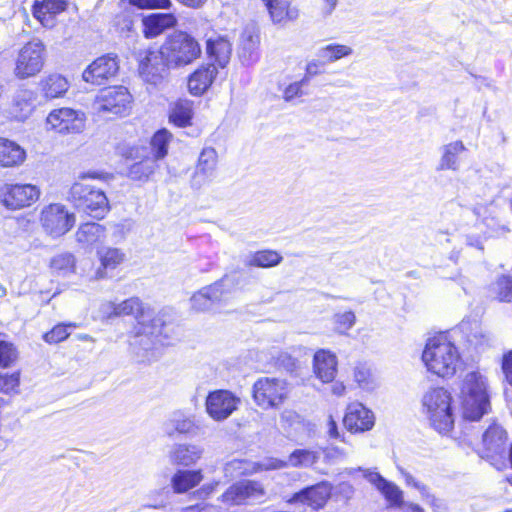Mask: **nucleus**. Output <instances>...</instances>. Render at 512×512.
Wrapping results in <instances>:
<instances>
[{"instance_id":"obj_1","label":"nucleus","mask_w":512,"mask_h":512,"mask_svg":"<svg viewBox=\"0 0 512 512\" xmlns=\"http://www.w3.org/2000/svg\"><path fill=\"white\" fill-rule=\"evenodd\" d=\"M428 371L439 377L453 376L461 363L460 353L446 334L430 338L422 353Z\"/></svg>"},{"instance_id":"obj_2","label":"nucleus","mask_w":512,"mask_h":512,"mask_svg":"<svg viewBox=\"0 0 512 512\" xmlns=\"http://www.w3.org/2000/svg\"><path fill=\"white\" fill-rule=\"evenodd\" d=\"M106 307L112 308L110 315L122 316L132 315L137 321L139 327L137 328L136 336L139 339L140 345H147L145 339L153 338L157 342H161L160 337L164 333L165 324L161 317H152L149 312H146L143 303L137 297H131L119 304L113 302H106Z\"/></svg>"},{"instance_id":"obj_3","label":"nucleus","mask_w":512,"mask_h":512,"mask_svg":"<svg viewBox=\"0 0 512 512\" xmlns=\"http://www.w3.org/2000/svg\"><path fill=\"white\" fill-rule=\"evenodd\" d=\"M460 399L466 420L477 421L482 418L489 407L486 378L479 372L467 373L462 380Z\"/></svg>"},{"instance_id":"obj_4","label":"nucleus","mask_w":512,"mask_h":512,"mask_svg":"<svg viewBox=\"0 0 512 512\" xmlns=\"http://www.w3.org/2000/svg\"><path fill=\"white\" fill-rule=\"evenodd\" d=\"M424 413L431 426L439 433L446 434L454 426V413L452 397L444 388H433L427 391L422 398Z\"/></svg>"},{"instance_id":"obj_5","label":"nucleus","mask_w":512,"mask_h":512,"mask_svg":"<svg viewBox=\"0 0 512 512\" xmlns=\"http://www.w3.org/2000/svg\"><path fill=\"white\" fill-rule=\"evenodd\" d=\"M159 50L171 67L188 65L201 54V48L196 39L182 31L170 34Z\"/></svg>"},{"instance_id":"obj_6","label":"nucleus","mask_w":512,"mask_h":512,"mask_svg":"<svg viewBox=\"0 0 512 512\" xmlns=\"http://www.w3.org/2000/svg\"><path fill=\"white\" fill-rule=\"evenodd\" d=\"M71 197L76 208L93 218L102 219L110 210L105 192L95 186L76 182L71 187Z\"/></svg>"},{"instance_id":"obj_7","label":"nucleus","mask_w":512,"mask_h":512,"mask_svg":"<svg viewBox=\"0 0 512 512\" xmlns=\"http://www.w3.org/2000/svg\"><path fill=\"white\" fill-rule=\"evenodd\" d=\"M132 96L124 86L104 88L96 95L93 111L101 117L125 115L130 109Z\"/></svg>"},{"instance_id":"obj_8","label":"nucleus","mask_w":512,"mask_h":512,"mask_svg":"<svg viewBox=\"0 0 512 512\" xmlns=\"http://www.w3.org/2000/svg\"><path fill=\"white\" fill-rule=\"evenodd\" d=\"M289 394L288 383L279 378L263 377L253 385V398L263 408H277L284 403Z\"/></svg>"},{"instance_id":"obj_9","label":"nucleus","mask_w":512,"mask_h":512,"mask_svg":"<svg viewBox=\"0 0 512 512\" xmlns=\"http://www.w3.org/2000/svg\"><path fill=\"white\" fill-rule=\"evenodd\" d=\"M45 45L39 39L26 43L16 58L14 74L19 79L37 75L44 66Z\"/></svg>"},{"instance_id":"obj_10","label":"nucleus","mask_w":512,"mask_h":512,"mask_svg":"<svg viewBox=\"0 0 512 512\" xmlns=\"http://www.w3.org/2000/svg\"><path fill=\"white\" fill-rule=\"evenodd\" d=\"M506 440L507 433L499 425H491L482 436L483 449L480 456L490 461L498 470L506 467Z\"/></svg>"},{"instance_id":"obj_11","label":"nucleus","mask_w":512,"mask_h":512,"mask_svg":"<svg viewBox=\"0 0 512 512\" xmlns=\"http://www.w3.org/2000/svg\"><path fill=\"white\" fill-rule=\"evenodd\" d=\"M43 229L52 237L66 234L75 223V216L62 204H50L43 208L40 217Z\"/></svg>"},{"instance_id":"obj_12","label":"nucleus","mask_w":512,"mask_h":512,"mask_svg":"<svg viewBox=\"0 0 512 512\" xmlns=\"http://www.w3.org/2000/svg\"><path fill=\"white\" fill-rule=\"evenodd\" d=\"M85 113L71 108L55 109L49 113L46 125L49 129L60 134H76L84 130Z\"/></svg>"},{"instance_id":"obj_13","label":"nucleus","mask_w":512,"mask_h":512,"mask_svg":"<svg viewBox=\"0 0 512 512\" xmlns=\"http://www.w3.org/2000/svg\"><path fill=\"white\" fill-rule=\"evenodd\" d=\"M240 399L228 390H215L208 394L205 402L207 414L215 421H224L238 407Z\"/></svg>"},{"instance_id":"obj_14","label":"nucleus","mask_w":512,"mask_h":512,"mask_svg":"<svg viewBox=\"0 0 512 512\" xmlns=\"http://www.w3.org/2000/svg\"><path fill=\"white\" fill-rule=\"evenodd\" d=\"M265 495L261 483L243 480L230 486L222 495V501L228 505H240L246 502L259 501Z\"/></svg>"},{"instance_id":"obj_15","label":"nucleus","mask_w":512,"mask_h":512,"mask_svg":"<svg viewBox=\"0 0 512 512\" xmlns=\"http://www.w3.org/2000/svg\"><path fill=\"white\" fill-rule=\"evenodd\" d=\"M119 65L116 56L104 55L94 60L82 73V79L92 85H103L116 76Z\"/></svg>"},{"instance_id":"obj_16","label":"nucleus","mask_w":512,"mask_h":512,"mask_svg":"<svg viewBox=\"0 0 512 512\" xmlns=\"http://www.w3.org/2000/svg\"><path fill=\"white\" fill-rule=\"evenodd\" d=\"M2 192L3 203L10 209L30 206L40 196L39 188L32 184H5Z\"/></svg>"},{"instance_id":"obj_17","label":"nucleus","mask_w":512,"mask_h":512,"mask_svg":"<svg viewBox=\"0 0 512 512\" xmlns=\"http://www.w3.org/2000/svg\"><path fill=\"white\" fill-rule=\"evenodd\" d=\"M171 67L164 59L160 50L147 51L145 56L140 60L139 73L142 79L150 84H160Z\"/></svg>"},{"instance_id":"obj_18","label":"nucleus","mask_w":512,"mask_h":512,"mask_svg":"<svg viewBox=\"0 0 512 512\" xmlns=\"http://www.w3.org/2000/svg\"><path fill=\"white\" fill-rule=\"evenodd\" d=\"M278 458L267 457L259 462H252L245 459H233L226 463L224 472L229 477L254 474L260 471L278 470L281 467Z\"/></svg>"},{"instance_id":"obj_19","label":"nucleus","mask_w":512,"mask_h":512,"mask_svg":"<svg viewBox=\"0 0 512 512\" xmlns=\"http://www.w3.org/2000/svg\"><path fill=\"white\" fill-rule=\"evenodd\" d=\"M332 486L328 482H320L316 485L302 489L295 493L289 500L290 503H302L313 510L323 508L331 496Z\"/></svg>"},{"instance_id":"obj_20","label":"nucleus","mask_w":512,"mask_h":512,"mask_svg":"<svg viewBox=\"0 0 512 512\" xmlns=\"http://www.w3.org/2000/svg\"><path fill=\"white\" fill-rule=\"evenodd\" d=\"M205 449L199 444L176 443L171 446L167 457L171 465L192 467L203 457Z\"/></svg>"},{"instance_id":"obj_21","label":"nucleus","mask_w":512,"mask_h":512,"mask_svg":"<svg viewBox=\"0 0 512 512\" xmlns=\"http://www.w3.org/2000/svg\"><path fill=\"white\" fill-rule=\"evenodd\" d=\"M343 423L352 433L365 432L374 426V415L361 403H352L347 407Z\"/></svg>"},{"instance_id":"obj_22","label":"nucleus","mask_w":512,"mask_h":512,"mask_svg":"<svg viewBox=\"0 0 512 512\" xmlns=\"http://www.w3.org/2000/svg\"><path fill=\"white\" fill-rule=\"evenodd\" d=\"M36 93L28 88L20 87L12 96L9 114L17 121L28 119L36 108Z\"/></svg>"},{"instance_id":"obj_23","label":"nucleus","mask_w":512,"mask_h":512,"mask_svg":"<svg viewBox=\"0 0 512 512\" xmlns=\"http://www.w3.org/2000/svg\"><path fill=\"white\" fill-rule=\"evenodd\" d=\"M222 286V282H216L199 290L191 297L192 308L199 312L213 309L225 297Z\"/></svg>"},{"instance_id":"obj_24","label":"nucleus","mask_w":512,"mask_h":512,"mask_svg":"<svg viewBox=\"0 0 512 512\" xmlns=\"http://www.w3.org/2000/svg\"><path fill=\"white\" fill-rule=\"evenodd\" d=\"M143 34L152 39L161 35L165 30L177 24V18L172 13H154L143 18Z\"/></svg>"},{"instance_id":"obj_25","label":"nucleus","mask_w":512,"mask_h":512,"mask_svg":"<svg viewBox=\"0 0 512 512\" xmlns=\"http://www.w3.org/2000/svg\"><path fill=\"white\" fill-rule=\"evenodd\" d=\"M313 371L323 383L332 382L337 372L336 356L327 350H318L313 358Z\"/></svg>"},{"instance_id":"obj_26","label":"nucleus","mask_w":512,"mask_h":512,"mask_svg":"<svg viewBox=\"0 0 512 512\" xmlns=\"http://www.w3.org/2000/svg\"><path fill=\"white\" fill-rule=\"evenodd\" d=\"M67 7L66 0H43L33 5V15L47 28L55 25V15L63 12Z\"/></svg>"},{"instance_id":"obj_27","label":"nucleus","mask_w":512,"mask_h":512,"mask_svg":"<svg viewBox=\"0 0 512 512\" xmlns=\"http://www.w3.org/2000/svg\"><path fill=\"white\" fill-rule=\"evenodd\" d=\"M97 258L100 266L96 270V278L103 279L107 277V272L116 269L125 259V253L116 247L103 246L97 250Z\"/></svg>"},{"instance_id":"obj_28","label":"nucleus","mask_w":512,"mask_h":512,"mask_svg":"<svg viewBox=\"0 0 512 512\" xmlns=\"http://www.w3.org/2000/svg\"><path fill=\"white\" fill-rule=\"evenodd\" d=\"M400 473L404 479L405 484L418 490L421 495V499L430 506L433 512L447 511L448 508L445 501L433 494L426 484L417 480L412 474L404 469H400Z\"/></svg>"},{"instance_id":"obj_29","label":"nucleus","mask_w":512,"mask_h":512,"mask_svg":"<svg viewBox=\"0 0 512 512\" xmlns=\"http://www.w3.org/2000/svg\"><path fill=\"white\" fill-rule=\"evenodd\" d=\"M218 154L212 147L204 148L198 158L197 166L194 172V182L202 185L206 180H210L217 167Z\"/></svg>"},{"instance_id":"obj_30","label":"nucleus","mask_w":512,"mask_h":512,"mask_svg":"<svg viewBox=\"0 0 512 512\" xmlns=\"http://www.w3.org/2000/svg\"><path fill=\"white\" fill-rule=\"evenodd\" d=\"M203 480L201 469H178L171 477L170 484L175 494H184L198 486Z\"/></svg>"},{"instance_id":"obj_31","label":"nucleus","mask_w":512,"mask_h":512,"mask_svg":"<svg viewBox=\"0 0 512 512\" xmlns=\"http://www.w3.org/2000/svg\"><path fill=\"white\" fill-rule=\"evenodd\" d=\"M217 73V68L212 64L198 68L188 79L190 93L196 96L203 94L211 86Z\"/></svg>"},{"instance_id":"obj_32","label":"nucleus","mask_w":512,"mask_h":512,"mask_svg":"<svg viewBox=\"0 0 512 512\" xmlns=\"http://www.w3.org/2000/svg\"><path fill=\"white\" fill-rule=\"evenodd\" d=\"M42 96L47 100L63 97L70 87L68 80L61 74L53 73L41 79L39 83Z\"/></svg>"},{"instance_id":"obj_33","label":"nucleus","mask_w":512,"mask_h":512,"mask_svg":"<svg viewBox=\"0 0 512 512\" xmlns=\"http://www.w3.org/2000/svg\"><path fill=\"white\" fill-rule=\"evenodd\" d=\"M274 24H283L287 20L294 21L299 16L295 7H290L288 0H262Z\"/></svg>"},{"instance_id":"obj_34","label":"nucleus","mask_w":512,"mask_h":512,"mask_svg":"<svg viewBox=\"0 0 512 512\" xmlns=\"http://www.w3.org/2000/svg\"><path fill=\"white\" fill-rule=\"evenodd\" d=\"M26 158L25 150L16 142L0 138V165L3 167H16Z\"/></svg>"},{"instance_id":"obj_35","label":"nucleus","mask_w":512,"mask_h":512,"mask_svg":"<svg viewBox=\"0 0 512 512\" xmlns=\"http://www.w3.org/2000/svg\"><path fill=\"white\" fill-rule=\"evenodd\" d=\"M466 150L462 141L457 140L448 143L441 147V158L437 170H452L457 171L459 169L458 156Z\"/></svg>"},{"instance_id":"obj_36","label":"nucleus","mask_w":512,"mask_h":512,"mask_svg":"<svg viewBox=\"0 0 512 512\" xmlns=\"http://www.w3.org/2000/svg\"><path fill=\"white\" fill-rule=\"evenodd\" d=\"M105 227L98 223H84L76 231V241L83 247H92L105 238Z\"/></svg>"},{"instance_id":"obj_37","label":"nucleus","mask_w":512,"mask_h":512,"mask_svg":"<svg viewBox=\"0 0 512 512\" xmlns=\"http://www.w3.org/2000/svg\"><path fill=\"white\" fill-rule=\"evenodd\" d=\"M319 460V453L310 449H296L288 457L287 460L278 459L283 469L286 467H311Z\"/></svg>"},{"instance_id":"obj_38","label":"nucleus","mask_w":512,"mask_h":512,"mask_svg":"<svg viewBox=\"0 0 512 512\" xmlns=\"http://www.w3.org/2000/svg\"><path fill=\"white\" fill-rule=\"evenodd\" d=\"M460 330L466 335L467 341L475 347H482L491 340L490 334L476 321H462Z\"/></svg>"},{"instance_id":"obj_39","label":"nucleus","mask_w":512,"mask_h":512,"mask_svg":"<svg viewBox=\"0 0 512 512\" xmlns=\"http://www.w3.org/2000/svg\"><path fill=\"white\" fill-rule=\"evenodd\" d=\"M206 49L209 57L213 58L220 67H225L229 62L232 48L228 40L224 38L209 39Z\"/></svg>"},{"instance_id":"obj_40","label":"nucleus","mask_w":512,"mask_h":512,"mask_svg":"<svg viewBox=\"0 0 512 512\" xmlns=\"http://www.w3.org/2000/svg\"><path fill=\"white\" fill-rule=\"evenodd\" d=\"M281 426L288 433H301L308 430L311 423L291 409H285L280 415Z\"/></svg>"},{"instance_id":"obj_41","label":"nucleus","mask_w":512,"mask_h":512,"mask_svg":"<svg viewBox=\"0 0 512 512\" xmlns=\"http://www.w3.org/2000/svg\"><path fill=\"white\" fill-rule=\"evenodd\" d=\"M193 116L192 102L180 100L176 102L170 111V121L178 127H186L191 124Z\"/></svg>"},{"instance_id":"obj_42","label":"nucleus","mask_w":512,"mask_h":512,"mask_svg":"<svg viewBox=\"0 0 512 512\" xmlns=\"http://www.w3.org/2000/svg\"><path fill=\"white\" fill-rule=\"evenodd\" d=\"M282 261V256L274 250L257 251L247 257L246 266H255L269 268L278 265Z\"/></svg>"},{"instance_id":"obj_43","label":"nucleus","mask_w":512,"mask_h":512,"mask_svg":"<svg viewBox=\"0 0 512 512\" xmlns=\"http://www.w3.org/2000/svg\"><path fill=\"white\" fill-rule=\"evenodd\" d=\"M157 168V161L153 158L147 157L132 164L129 168L128 176L132 180L147 181Z\"/></svg>"},{"instance_id":"obj_44","label":"nucleus","mask_w":512,"mask_h":512,"mask_svg":"<svg viewBox=\"0 0 512 512\" xmlns=\"http://www.w3.org/2000/svg\"><path fill=\"white\" fill-rule=\"evenodd\" d=\"M172 138L171 133L166 129L157 131L151 140L153 159L156 161L164 158L168 153V144Z\"/></svg>"},{"instance_id":"obj_45","label":"nucleus","mask_w":512,"mask_h":512,"mask_svg":"<svg viewBox=\"0 0 512 512\" xmlns=\"http://www.w3.org/2000/svg\"><path fill=\"white\" fill-rule=\"evenodd\" d=\"M353 50L351 47L342 44H329L321 47L317 55L329 63L335 62L341 58L350 56Z\"/></svg>"},{"instance_id":"obj_46","label":"nucleus","mask_w":512,"mask_h":512,"mask_svg":"<svg viewBox=\"0 0 512 512\" xmlns=\"http://www.w3.org/2000/svg\"><path fill=\"white\" fill-rule=\"evenodd\" d=\"M491 292L501 302L512 301V277L500 276L491 286Z\"/></svg>"},{"instance_id":"obj_47","label":"nucleus","mask_w":512,"mask_h":512,"mask_svg":"<svg viewBox=\"0 0 512 512\" xmlns=\"http://www.w3.org/2000/svg\"><path fill=\"white\" fill-rule=\"evenodd\" d=\"M166 432L172 435L174 432L187 434L191 433L194 428L193 421L181 413H174L169 421L165 424Z\"/></svg>"},{"instance_id":"obj_48","label":"nucleus","mask_w":512,"mask_h":512,"mask_svg":"<svg viewBox=\"0 0 512 512\" xmlns=\"http://www.w3.org/2000/svg\"><path fill=\"white\" fill-rule=\"evenodd\" d=\"M379 492L384 496L390 507L399 509L404 502V492L391 481H387Z\"/></svg>"},{"instance_id":"obj_49","label":"nucleus","mask_w":512,"mask_h":512,"mask_svg":"<svg viewBox=\"0 0 512 512\" xmlns=\"http://www.w3.org/2000/svg\"><path fill=\"white\" fill-rule=\"evenodd\" d=\"M76 323H60L54 326L49 332L43 335V339L48 344H57L64 341L70 335V328H76Z\"/></svg>"},{"instance_id":"obj_50","label":"nucleus","mask_w":512,"mask_h":512,"mask_svg":"<svg viewBox=\"0 0 512 512\" xmlns=\"http://www.w3.org/2000/svg\"><path fill=\"white\" fill-rule=\"evenodd\" d=\"M131 9H124L118 13L113 21L115 30L121 35H128L134 24V15Z\"/></svg>"},{"instance_id":"obj_51","label":"nucleus","mask_w":512,"mask_h":512,"mask_svg":"<svg viewBox=\"0 0 512 512\" xmlns=\"http://www.w3.org/2000/svg\"><path fill=\"white\" fill-rule=\"evenodd\" d=\"M18 359V351L13 343L0 338V367L12 366Z\"/></svg>"},{"instance_id":"obj_52","label":"nucleus","mask_w":512,"mask_h":512,"mask_svg":"<svg viewBox=\"0 0 512 512\" xmlns=\"http://www.w3.org/2000/svg\"><path fill=\"white\" fill-rule=\"evenodd\" d=\"M258 45V37L249 35L243 41L242 53L240 57L244 63L249 64L254 61V54Z\"/></svg>"},{"instance_id":"obj_53","label":"nucleus","mask_w":512,"mask_h":512,"mask_svg":"<svg viewBox=\"0 0 512 512\" xmlns=\"http://www.w3.org/2000/svg\"><path fill=\"white\" fill-rule=\"evenodd\" d=\"M354 379L363 389H372L374 387L370 369L364 365L356 366L354 369Z\"/></svg>"},{"instance_id":"obj_54","label":"nucleus","mask_w":512,"mask_h":512,"mask_svg":"<svg viewBox=\"0 0 512 512\" xmlns=\"http://www.w3.org/2000/svg\"><path fill=\"white\" fill-rule=\"evenodd\" d=\"M129 4L138 9H170L171 0H129Z\"/></svg>"},{"instance_id":"obj_55","label":"nucleus","mask_w":512,"mask_h":512,"mask_svg":"<svg viewBox=\"0 0 512 512\" xmlns=\"http://www.w3.org/2000/svg\"><path fill=\"white\" fill-rule=\"evenodd\" d=\"M74 264V256L69 253L57 255L51 261L52 268L60 271H70L74 268Z\"/></svg>"},{"instance_id":"obj_56","label":"nucleus","mask_w":512,"mask_h":512,"mask_svg":"<svg viewBox=\"0 0 512 512\" xmlns=\"http://www.w3.org/2000/svg\"><path fill=\"white\" fill-rule=\"evenodd\" d=\"M19 386V374H1L0 373V390L9 394Z\"/></svg>"},{"instance_id":"obj_57","label":"nucleus","mask_w":512,"mask_h":512,"mask_svg":"<svg viewBox=\"0 0 512 512\" xmlns=\"http://www.w3.org/2000/svg\"><path fill=\"white\" fill-rule=\"evenodd\" d=\"M334 318L337 329L340 332H345L352 328L356 321L355 314L352 311L336 314Z\"/></svg>"},{"instance_id":"obj_58","label":"nucleus","mask_w":512,"mask_h":512,"mask_svg":"<svg viewBox=\"0 0 512 512\" xmlns=\"http://www.w3.org/2000/svg\"><path fill=\"white\" fill-rule=\"evenodd\" d=\"M308 83V78L304 77L302 80L291 83L286 87L283 93V98L285 101L289 102L296 97H300L303 95L302 87Z\"/></svg>"},{"instance_id":"obj_59","label":"nucleus","mask_w":512,"mask_h":512,"mask_svg":"<svg viewBox=\"0 0 512 512\" xmlns=\"http://www.w3.org/2000/svg\"><path fill=\"white\" fill-rule=\"evenodd\" d=\"M359 471L363 473V477L371 483L378 491L385 485L388 481L384 477H382L376 470L373 469H362L358 468Z\"/></svg>"},{"instance_id":"obj_60","label":"nucleus","mask_w":512,"mask_h":512,"mask_svg":"<svg viewBox=\"0 0 512 512\" xmlns=\"http://www.w3.org/2000/svg\"><path fill=\"white\" fill-rule=\"evenodd\" d=\"M339 0H318L319 13L322 17H330L337 9Z\"/></svg>"},{"instance_id":"obj_61","label":"nucleus","mask_w":512,"mask_h":512,"mask_svg":"<svg viewBox=\"0 0 512 512\" xmlns=\"http://www.w3.org/2000/svg\"><path fill=\"white\" fill-rule=\"evenodd\" d=\"M501 367L505 380L512 386V351L503 355Z\"/></svg>"},{"instance_id":"obj_62","label":"nucleus","mask_w":512,"mask_h":512,"mask_svg":"<svg viewBox=\"0 0 512 512\" xmlns=\"http://www.w3.org/2000/svg\"><path fill=\"white\" fill-rule=\"evenodd\" d=\"M153 494H155L157 496V498L154 500V502L147 504L146 507L153 508V509L165 508L167 505V499H166V497H163V496L168 494V491L165 488H163V489L154 491Z\"/></svg>"},{"instance_id":"obj_63","label":"nucleus","mask_w":512,"mask_h":512,"mask_svg":"<svg viewBox=\"0 0 512 512\" xmlns=\"http://www.w3.org/2000/svg\"><path fill=\"white\" fill-rule=\"evenodd\" d=\"M402 512H425L424 508L417 503L404 501L399 507Z\"/></svg>"},{"instance_id":"obj_64","label":"nucleus","mask_w":512,"mask_h":512,"mask_svg":"<svg viewBox=\"0 0 512 512\" xmlns=\"http://www.w3.org/2000/svg\"><path fill=\"white\" fill-rule=\"evenodd\" d=\"M320 62L317 60H312L306 65V76L308 79L311 76H316L320 73Z\"/></svg>"}]
</instances>
